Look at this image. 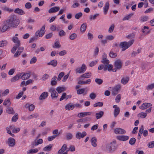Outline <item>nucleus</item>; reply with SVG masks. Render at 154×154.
Instances as JSON below:
<instances>
[{
	"label": "nucleus",
	"mask_w": 154,
	"mask_h": 154,
	"mask_svg": "<svg viewBox=\"0 0 154 154\" xmlns=\"http://www.w3.org/2000/svg\"><path fill=\"white\" fill-rule=\"evenodd\" d=\"M141 51V49L139 48L136 51H133L131 54V56L133 57H135Z\"/></svg>",
	"instance_id": "37"
},
{
	"label": "nucleus",
	"mask_w": 154,
	"mask_h": 154,
	"mask_svg": "<svg viewBox=\"0 0 154 154\" xmlns=\"http://www.w3.org/2000/svg\"><path fill=\"white\" fill-rule=\"evenodd\" d=\"M134 42V40L132 39L129 41L128 42H121L120 43L119 47L120 48H122V51H124L131 45L133 44Z\"/></svg>",
	"instance_id": "1"
},
{
	"label": "nucleus",
	"mask_w": 154,
	"mask_h": 154,
	"mask_svg": "<svg viewBox=\"0 0 154 154\" xmlns=\"http://www.w3.org/2000/svg\"><path fill=\"white\" fill-rule=\"evenodd\" d=\"M87 135V133L85 131H83L82 133L78 132L75 135L76 137L78 139H80L81 138H83Z\"/></svg>",
	"instance_id": "9"
},
{
	"label": "nucleus",
	"mask_w": 154,
	"mask_h": 154,
	"mask_svg": "<svg viewBox=\"0 0 154 154\" xmlns=\"http://www.w3.org/2000/svg\"><path fill=\"white\" fill-rule=\"evenodd\" d=\"M129 80V77H126L122 78L121 82L123 84H126L128 82Z\"/></svg>",
	"instance_id": "33"
},
{
	"label": "nucleus",
	"mask_w": 154,
	"mask_h": 154,
	"mask_svg": "<svg viewBox=\"0 0 154 154\" xmlns=\"http://www.w3.org/2000/svg\"><path fill=\"white\" fill-rule=\"evenodd\" d=\"M115 133L116 134H125L126 131L124 129L121 128H116L114 130Z\"/></svg>",
	"instance_id": "8"
},
{
	"label": "nucleus",
	"mask_w": 154,
	"mask_h": 154,
	"mask_svg": "<svg viewBox=\"0 0 154 154\" xmlns=\"http://www.w3.org/2000/svg\"><path fill=\"white\" fill-rule=\"evenodd\" d=\"M38 151V149L36 148L33 149H29V154H33L37 152Z\"/></svg>",
	"instance_id": "60"
},
{
	"label": "nucleus",
	"mask_w": 154,
	"mask_h": 154,
	"mask_svg": "<svg viewBox=\"0 0 154 154\" xmlns=\"http://www.w3.org/2000/svg\"><path fill=\"white\" fill-rule=\"evenodd\" d=\"M45 25L43 26L40 30H38L35 33V35L38 37H42L45 34Z\"/></svg>",
	"instance_id": "6"
},
{
	"label": "nucleus",
	"mask_w": 154,
	"mask_h": 154,
	"mask_svg": "<svg viewBox=\"0 0 154 154\" xmlns=\"http://www.w3.org/2000/svg\"><path fill=\"white\" fill-rule=\"evenodd\" d=\"M73 2L74 3L71 6L72 8H76L79 6V4L78 3V1L77 0H74Z\"/></svg>",
	"instance_id": "39"
},
{
	"label": "nucleus",
	"mask_w": 154,
	"mask_h": 154,
	"mask_svg": "<svg viewBox=\"0 0 154 154\" xmlns=\"http://www.w3.org/2000/svg\"><path fill=\"white\" fill-rule=\"evenodd\" d=\"M149 19V17L147 16H141L140 19V21L141 22H145L147 21Z\"/></svg>",
	"instance_id": "38"
},
{
	"label": "nucleus",
	"mask_w": 154,
	"mask_h": 154,
	"mask_svg": "<svg viewBox=\"0 0 154 154\" xmlns=\"http://www.w3.org/2000/svg\"><path fill=\"white\" fill-rule=\"evenodd\" d=\"M10 27V26L8 21L7 20L4 23L2 27L1 31L2 32H4L7 31Z\"/></svg>",
	"instance_id": "7"
},
{
	"label": "nucleus",
	"mask_w": 154,
	"mask_h": 154,
	"mask_svg": "<svg viewBox=\"0 0 154 154\" xmlns=\"http://www.w3.org/2000/svg\"><path fill=\"white\" fill-rule=\"evenodd\" d=\"M117 139L122 141H125L129 139V137L125 135L118 136L116 137Z\"/></svg>",
	"instance_id": "14"
},
{
	"label": "nucleus",
	"mask_w": 154,
	"mask_h": 154,
	"mask_svg": "<svg viewBox=\"0 0 154 154\" xmlns=\"http://www.w3.org/2000/svg\"><path fill=\"white\" fill-rule=\"evenodd\" d=\"M49 91L51 92V96L52 99L57 98L58 95V94L54 89L51 88L50 90Z\"/></svg>",
	"instance_id": "10"
},
{
	"label": "nucleus",
	"mask_w": 154,
	"mask_h": 154,
	"mask_svg": "<svg viewBox=\"0 0 154 154\" xmlns=\"http://www.w3.org/2000/svg\"><path fill=\"white\" fill-rule=\"evenodd\" d=\"M29 84V80H28L26 82L25 81H23L21 84V86H26L28 85Z\"/></svg>",
	"instance_id": "58"
},
{
	"label": "nucleus",
	"mask_w": 154,
	"mask_h": 154,
	"mask_svg": "<svg viewBox=\"0 0 154 154\" xmlns=\"http://www.w3.org/2000/svg\"><path fill=\"white\" fill-rule=\"evenodd\" d=\"M77 34L75 33H73L69 36V39L71 40H74L77 38Z\"/></svg>",
	"instance_id": "46"
},
{
	"label": "nucleus",
	"mask_w": 154,
	"mask_h": 154,
	"mask_svg": "<svg viewBox=\"0 0 154 154\" xmlns=\"http://www.w3.org/2000/svg\"><path fill=\"white\" fill-rule=\"evenodd\" d=\"M74 108L73 104L71 103L67 104L65 106V109L66 110H71L73 109Z\"/></svg>",
	"instance_id": "20"
},
{
	"label": "nucleus",
	"mask_w": 154,
	"mask_h": 154,
	"mask_svg": "<svg viewBox=\"0 0 154 154\" xmlns=\"http://www.w3.org/2000/svg\"><path fill=\"white\" fill-rule=\"evenodd\" d=\"M136 141V140L135 138L134 137H132L130 139L129 141V143L131 145H133L135 144Z\"/></svg>",
	"instance_id": "48"
},
{
	"label": "nucleus",
	"mask_w": 154,
	"mask_h": 154,
	"mask_svg": "<svg viewBox=\"0 0 154 154\" xmlns=\"http://www.w3.org/2000/svg\"><path fill=\"white\" fill-rule=\"evenodd\" d=\"M104 114V112L103 111H100L99 112L97 113L95 116L96 118L97 119H99L101 118Z\"/></svg>",
	"instance_id": "28"
},
{
	"label": "nucleus",
	"mask_w": 154,
	"mask_h": 154,
	"mask_svg": "<svg viewBox=\"0 0 154 154\" xmlns=\"http://www.w3.org/2000/svg\"><path fill=\"white\" fill-rule=\"evenodd\" d=\"M85 91L84 88H81L78 89L77 91V93L78 94H81L83 93Z\"/></svg>",
	"instance_id": "52"
},
{
	"label": "nucleus",
	"mask_w": 154,
	"mask_h": 154,
	"mask_svg": "<svg viewBox=\"0 0 154 154\" xmlns=\"http://www.w3.org/2000/svg\"><path fill=\"white\" fill-rule=\"evenodd\" d=\"M101 62L104 65V66H106L107 64H109L110 62L109 60L107 59L102 60Z\"/></svg>",
	"instance_id": "44"
},
{
	"label": "nucleus",
	"mask_w": 154,
	"mask_h": 154,
	"mask_svg": "<svg viewBox=\"0 0 154 154\" xmlns=\"http://www.w3.org/2000/svg\"><path fill=\"white\" fill-rule=\"evenodd\" d=\"M97 60H95L94 61H92L90 63L89 65V66L90 67L93 66L97 63Z\"/></svg>",
	"instance_id": "62"
},
{
	"label": "nucleus",
	"mask_w": 154,
	"mask_h": 154,
	"mask_svg": "<svg viewBox=\"0 0 154 154\" xmlns=\"http://www.w3.org/2000/svg\"><path fill=\"white\" fill-rule=\"evenodd\" d=\"M23 50V47H20L18 48L17 51L15 54L14 57H17L19 55H20L21 52H22Z\"/></svg>",
	"instance_id": "19"
},
{
	"label": "nucleus",
	"mask_w": 154,
	"mask_h": 154,
	"mask_svg": "<svg viewBox=\"0 0 154 154\" xmlns=\"http://www.w3.org/2000/svg\"><path fill=\"white\" fill-rule=\"evenodd\" d=\"M122 63L120 59L116 60L114 63V66L115 68L113 69L112 71L116 72L117 69H119L122 67Z\"/></svg>",
	"instance_id": "4"
},
{
	"label": "nucleus",
	"mask_w": 154,
	"mask_h": 154,
	"mask_svg": "<svg viewBox=\"0 0 154 154\" xmlns=\"http://www.w3.org/2000/svg\"><path fill=\"white\" fill-rule=\"evenodd\" d=\"M138 115L140 116L141 118L143 119L146 117L147 116V114L146 113L141 112L139 113Z\"/></svg>",
	"instance_id": "56"
},
{
	"label": "nucleus",
	"mask_w": 154,
	"mask_h": 154,
	"mask_svg": "<svg viewBox=\"0 0 154 154\" xmlns=\"http://www.w3.org/2000/svg\"><path fill=\"white\" fill-rule=\"evenodd\" d=\"M97 140L95 137H93L91 139V142L92 145L96 147L97 146L96 142H97Z\"/></svg>",
	"instance_id": "25"
},
{
	"label": "nucleus",
	"mask_w": 154,
	"mask_h": 154,
	"mask_svg": "<svg viewBox=\"0 0 154 154\" xmlns=\"http://www.w3.org/2000/svg\"><path fill=\"white\" fill-rule=\"evenodd\" d=\"M121 98V95L119 94H118L116 97L115 101L117 103H119Z\"/></svg>",
	"instance_id": "42"
},
{
	"label": "nucleus",
	"mask_w": 154,
	"mask_h": 154,
	"mask_svg": "<svg viewBox=\"0 0 154 154\" xmlns=\"http://www.w3.org/2000/svg\"><path fill=\"white\" fill-rule=\"evenodd\" d=\"M103 105V102H98L97 103L94 104V107H97L99 106L100 107L102 106Z\"/></svg>",
	"instance_id": "61"
},
{
	"label": "nucleus",
	"mask_w": 154,
	"mask_h": 154,
	"mask_svg": "<svg viewBox=\"0 0 154 154\" xmlns=\"http://www.w3.org/2000/svg\"><path fill=\"white\" fill-rule=\"evenodd\" d=\"M113 107L115 108L114 111V116L115 117H116L119 113L120 111V109L119 107L116 105H114L113 106Z\"/></svg>",
	"instance_id": "11"
},
{
	"label": "nucleus",
	"mask_w": 154,
	"mask_h": 154,
	"mask_svg": "<svg viewBox=\"0 0 154 154\" xmlns=\"http://www.w3.org/2000/svg\"><path fill=\"white\" fill-rule=\"evenodd\" d=\"M91 113V112H81L79 113L78 115V117H83L87 115H90Z\"/></svg>",
	"instance_id": "23"
},
{
	"label": "nucleus",
	"mask_w": 154,
	"mask_h": 154,
	"mask_svg": "<svg viewBox=\"0 0 154 154\" xmlns=\"http://www.w3.org/2000/svg\"><path fill=\"white\" fill-rule=\"evenodd\" d=\"M64 72H60L58 76L57 81H60L61 80V78L64 76Z\"/></svg>",
	"instance_id": "45"
},
{
	"label": "nucleus",
	"mask_w": 154,
	"mask_h": 154,
	"mask_svg": "<svg viewBox=\"0 0 154 154\" xmlns=\"http://www.w3.org/2000/svg\"><path fill=\"white\" fill-rule=\"evenodd\" d=\"M2 10L5 11L11 12L13 11V9H11L6 6H4L2 8Z\"/></svg>",
	"instance_id": "41"
},
{
	"label": "nucleus",
	"mask_w": 154,
	"mask_h": 154,
	"mask_svg": "<svg viewBox=\"0 0 154 154\" xmlns=\"http://www.w3.org/2000/svg\"><path fill=\"white\" fill-rule=\"evenodd\" d=\"M87 28V24L86 23H84L81 26L80 31L81 32H84L86 30Z\"/></svg>",
	"instance_id": "31"
},
{
	"label": "nucleus",
	"mask_w": 154,
	"mask_h": 154,
	"mask_svg": "<svg viewBox=\"0 0 154 154\" xmlns=\"http://www.w3.org/2000/svg\"><path fill=\"white\" fill-rule=\"evenodd\" d=\"M72 134L70 133H67L66 134V137L67 140H70L72 139Z\"/></svg>",
	"instance_id": "43"
},
{
	"label": "nucleus",
	"mask_w": 154,
	"mask_h": 154,
	"mask_svg": "<svg viewBox=\"0 0 154 154\" xmlns=\"http://www.w3.org/2000/svg\"><path fill=\"white\" fill-rule=\"evenodd\" d=\"M148 146L149 148H152L154 147V141L149 142L148 144Z\"/></svg>",
	"instance_id": "64"
},
{
	"label": "nucleus",
	"mask_w": 154,
	"mask_h": 154,
	"mask_svg": "<svg viewBox=\"0 0 154 154\" xmlns=\"http://www.w3.org/2000/svg\"><path fill=\"white\" fill-rule=\"evenodd\" d=\"M20 75V78L23 80H25L29 77V74L28 73H25L23 72L19 74Z\"/></svg>",
	"instance_id": "17"
},
{
	"label": "nucleus",
	"mask_w": 154,
	"mask_h": 154,
	"mask_svg": "<svg viewBox=\"0 0 154 154\" xmlns=\"http://www.w3.org/2000/svg\"><path fill=\"white\" fill-rule=\"evenodd\" d=\"M14 11L15 13L20 15L24 14H25L23 10L19 8L16 9Z\"/></svg>",
	"instance_id": "29"
},
{
	"label": "nucleus",
	"mask_w": 154,
	"mask_h": 154,
	"mask_svg": "<svg viewBox=\"0 0 154 154\" xmlns=\"http://www.w3.org/2000/svg\"><path fill=\"white\" fill-rule=\"evenodd\" d=\"M8 42L6 40H2L0 41V47L3 48L7 46Z\"/></svg>",
	"instance_id": "30"
},
{
	"label": "nucleus",
	"mask_w": 154,
	"mask_h": 154,
	"mask_svg": "<svg viewBox=\"0 0 154 154\" xmlns=\"http://www.w3.org/2000/svg\"><path fill=\"white\" fill-rule=\"evenodd\" d=\"M8 144L9 146L13 147L15 144V141L14 138L10 137L8 139Z\"/></svg>",
	"instance_id": "12"
},
{
	"label": "nucleus",
	"mask_w": 154,
	"mask_h": 154,
	"mask_svg": "<svg viewBox=\"0 0 154 154\" xmlns=\"http://www.w3.org/2000/svg\"><path fill=\"white\" fill-rule=\"evenodd\" d=\"M57 64V62L56 60H51L50 62L48 63V65H51L53 67H56Z\"/></svg>",
	"instance_id": "21"
},
{
	"label": "nucleus",
	"mask_w": 154,
	"mask_h": 154,
	"mask_svg": "<svg viewBox=\"0 0 154 154\" xmlns=\"http://www.w3.org/2000/svg\"><path fill=\"white\" fill-rule=\"evenodd\" d=\"M13 41L15 43L17 44V46L19 47L20 45V41L19 40L18 38L16 37H14L12 38Z\"/></svg>",
	"instance_id": "26"
},
{
	"label": "nucleus",
	"mask_w": 154,
	"mask_h": 154,
	"mask_svg": "<svg viewBox=\"0 0 154 154\" xmlns=\"http://www.w3.org/2000/svg\"><path fill=\"white\" fill-rule=\"evenodd\" d=\"M10 27H16L19 23V20L14 16L11 17L9 20H7Z\"/></svg>",
	"instance_id": "2"
},
{
	"label": "nucleus",
	"mask_w": 154,
	"mask_h": 154,
	"mask_svg": "<svg viewBox=\"0 0 154 154\" xmlns=\"http://www.w3.org/2000/svg\"><path fill=\"white\" fill-rule=\"evenodd\" d=\"M39 116V115L38 113H35L29 116V119L32 118H36Z\"/></svg>",
	"instance_id": "57"
},
{
	"label": "nucleus",
	"mask_w": 154,
	"mask_h": 154,
	"mask_svg": "<svg viewBox=\"0 0 154 154\" xmlns=\"http://www.w3.org/2000/svg\"><path fill=\"white\" fill-rule=\"evenodd\" d=\"M87 69V67L84 64H83L81 67H77L75 70L76 73H84Z\"/></svg>",
	"instance_id": "5"
},
{
	"label": "nucleus",
	"mask_w": 154,
	"mask_h": 154,
	"mask_svg": "<svg viewBox=\"0 0 154 154\" xmlns=\"http://www.w3.org/2000/svg\"><path fill=\"white\" fill-rule=\"evenodd\" d=\"M6 112L9 114H14L15 113V112L13 108L11 107H9L6 109Z\"/></svg>",
	"instance_id": "34"
},
{
	"label": "nucleus",
	"mask_w": 154,
	"mask_h": 154,
	"mask_svg": "<svg viewBox=\"0 0 154 154\" xmlns=\"http://www.w3.org/2000/svg\"><path fill=\"white\" fill-rule=\"evenodd\" d=\"M20 78V75L19 74L16 75L15 76L12 77L11 79V81L12 82H14L18 80Z\"/></svg>",
	"instance_id": "27"
},
{
	"label": "nucleus",
	"mask_w": 154,
	"mask_h": 154,
	"mask_svg": "<svg viewBox=\"0 0 154 154\" xmlns=\"http://www.w3.org/2000/svg\"><path fill=\"white\" fill-rule=\"evenodd\" d=\"M57 79L56 76H54L51 79V83L52 86L55 85L57 83V81L56 80Z\"/></svg>",
	"instance_id": "35"
},
{
	"label": "nucleus",
	"mask_w": 154,
	"mask_h": 154,
	"mask_svg": "<svg viewBox=\"0 0 154 154\" xmlns=\"http://www.w3.org/2000/svg\"><path fill=\"white\" fill-rule=\"evenodd\" d=\"M82 14L81 12H79L76 14L75 16V18L76 19H79V18L82 17Z\"/></svg>",
	"instance_id": "59"
},
{
	"label": "nucleus",
	"mask_w": 154,
	"mask_h": 154,
	"mask_svg": "<svg viewBox=\"0 0 154 154\" xmlns=\"http://www.w3.org/2000/svg\"><path fill=\"white\" fill-rule=\"evenodd\" d=\"M15 71V69L14 68L11 69L8 72V74L10 75H13Z\"/></svg>",
	"instance_id": "63"
},
{
	"label": "nucleus",
	"mask_w": 154,
	"mask_h": 154,
	"mask_svg": "<svg viewBox=\"0 0 154 154\" xmlns=\"http://www.w3.org/2000/svg\"><path fill=\"white\" fill-rule=\"evenodd\" d=\"M109 4L108 2H106L104 7L103 8V10L105 14H107V11L109 8Z\"/></svg>",
	"instance_id": "18"
},
{
	"label": "nucleus",
	"mask_w": 154,
	"mask_h": 154,
	"mask_svg": "<svg viewBox=\"0 0 154 154\" xmlns=\"http://www.w3.org/2000/svg\"><path fill=\"white\" fill-rule=\"evenodd\" d=\"M95 82L98 85H101L103 82V80L100 79L96 78L95 80Z\"/></svg>",
	"instance_id": "49"
},
{
	"label": "nucleus",
	"mask_w": 154,
	"mask_h": 154,
	"mask_svg": "<svg viewBox=\"0 0 154 154\" xmlns=\"http://www.w3.org/2000/svg\"><path fill=\"white\" fill-rule=\"evenodd\" d=\"M0 75L2 78L3 79H6L7 77V74L4 72H2Z\"/></svg>",
	"instance_id": "55"
},
{
	"label": "nucleus",
	"mask_w": 154,
	"mask_h": 154,
	"mask_svg": "<svg viewBox=\"0 0 154 154\" xmlns=\"http://www.w3.org/2000/svg\"><path fill=\"white\" fill-rule=\"evenodd\" d=\"M18 116L17 113H16L12 118V122H16L18 119Z\"/></svg>",
	"instance_id": "50"
},
{
	"label": "nucleus",
	"mask_w": 154,
	"mask_h": 154,
	"mask_svg": "<svg viewBox=\"0 0 154 154\" xmlns=\"http://www.w3.org/2000/svg\"><path fill=\"white\" fill-rule=\"evenodd\" d=\"M134 14L133 13H131L128 15L125 16L123 18L122 20L123 21H125L126 20H129L133 16Z\"/></svg>",
	"instance_id": "36"
},
{
	"label": "nucleus",
	"mask_w": 154,
	"mask_h": 154,
	"mask_svg": "<svg viewBox=\"0 0 154 154\" xmlns=\"http://www.w3.org/2000/svg\"><path fill=\"white\" fill-rule=\"evenodd\" d=\"M115 28V25L114 24H112L108 29V32L110 33H111L113 31Z\"/></svg>",
	"instance_id": "47"
},
{
	"label": "nucleus",
	"mask_w": 154,
	"mask_h": 154,
	"mask_svg": "<svg viewBox=\"0 0 154 154\" xmlns=\"http://www.w3.org/2000/svg\"><path fill=\"white\" fill-rule=\"evenodd\" d=\"M52 147V145L51 144H50L49 145L46 146L45 147L43 148V150L44 151L50 150L51 148Z\"/></svg>",
	"instance_id": "51"
},
{
	"label": "nucleus",
	"mask_w": 154,
	"mask_h": 154,
	"mask_svg": "<svg viewBox=\"0 0 154 154\" xmlns=\"http://www.w3.org/2000/svg\"><path fill=\"white\" fill-rule=\"evenodd\" d=\"M37 75L33 72H29V77L32 78V79H35L37 77Z\"/></svg>",
	"instance_id": "54"
},
{
	"label": "nucleus",
	"mask_w": 154,
	"mask_h": 154,
	"mask_svg": "<svg viewBox=\"0 0 154 154\" xmlns=\"http://www.w3.org/2000/svg\"><path fill=\"white\" fill-rule=\"evenodd\" d=\"M152 106V104L150 103H144L142 104V105L140 106L139 108L141 109L144 110Z\"/></svg>",
	"instance_id": "13"
},
{
	"label": "nucleus",
	"mask_w": 154,
	"mask_h": 154,
	"mask_svg": "<svg viewBox=\"0 0 154 154\" xmlns=\"http://www.w3.org/2000/svg\"><path fill=\"white\" fill-rule=\"evenodd\" d=\"M48 96V93L47 92L43 93L40 96L39 99L42 100L45 99Z\"/></svg>",
	"instance_id": "22"
},
{
	"label": "nucleus",
	"mask_w": 154,
	"mask_h": 154,
	"mask_svg": "<svg viewBox=\"0 0 154 154\" xmlns=\"http://www.w3.org/2000/svg\"><path fill=\"white\" fill-rule=\"evenodd\" d=\"M60 8L59 7H54L51 8L48 11V12L50 13H55L60 10Z\"/></svg>",
	"instance_id": "15"
},
{
	"label": "nucleus",
	"mask_w": 154,
	"mask_h": 154,
	"mask_svg": "<svg viewBox=\"0 0 154 154\" xmlns=\"http://www.w3.org/2000/svg\"><path fill=\"white\" fill-rule=\"evenodd\" d=\"M106 66H104V71H106L107 70L109 71H110L111 70L112 71L113 66L112 65L109 64Z\"/></svg>",
	"instance_id": "24"
},
{
	"label": "nucleus",
	"mask_w": 154,
	"mask_h": 154,
	"mask_svg": "<svg viewBox=\"0 0 154 154\" xmlns=\"http://www.w3.org/2000/svg\"><path fill=\"white\" fill-rule=\"evenodd\" d=\"M43 143V140L42 139H40L38 140L37 141H35L34 144L35 146L38 145L39 144H41Z\"/></svg>",
	"instance_id": "53"
},
{
	"label": "nucleus",
	"mask_w": 154,
	"mask_h": 154,
	"mask_svg": "<svg viewBox=\"0 0 154 154\" xmlns=\"http://www.w3.org/2000/svg\"><path fill=\"white\" fill-rule=\"evenodd\" d=\"M91 73L90 72H87L86 73H85L84 74L82 75L80 77V79H82V78H89L91 76Z\"/></svg>",
	"instance_id": "32"
},
{
	"label": "nucleus",
	"mask_w": 154,
	"mask_h": 154,
	"mask_svg": "<svg viewBox=\"0 0 154 154\" xmlns=\"http://www.w3.org/2000/svg\"><path fill=\"white\" fill-rule=\"evenodd\" d=\"M109 56L111 58H115L117 56V54L116 53H114L111 51L109 54Z\"/></svg>",
	"instance_id": "40"
},
{
	"label": "nucleus",
	"mask_w": 154,
	"mask_h": 154,
	"mask_svg": "<svg viewBox=\"0 0 154 154\" xmlns=\"http://www.w3.org/2000/svg\"><path fill=\"white\" fill-rule=\"evenodd\" d=\"M121 87H114L112 90V94L115 96L119 93Z\"/></svg>",
	"instance_id": "16"
},
{
	"label": "nucleus",
	"mask_w": 154,
	"mask_h": 154,
	"mask_svg": "<svg viewBox=\"0 0 154 154\" xmlns=\"http://www.w3.org/2000/svg\"><path fill=\"white\" fill-rule=\"evenodd\" d=\"M106 148L109 152H112L117 149V146L116 145L110 143L107 145Z\"/></svg>",
	"instance_id": "3"
}]
</instances>
